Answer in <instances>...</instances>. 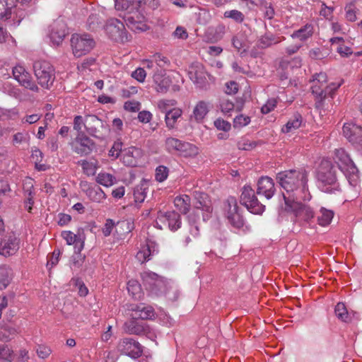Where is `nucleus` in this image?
Segmentation results:
<instances>
[{"mask_svg": "<svg viewBox=\"0 0 362 362\" xmlns=\"http://www.w3.org/2000/svg\"><path fill=\"white\" fill-rule=\"evenodd\" d=\"M276 179L287 193H294L291 197H294L295 199H310L311 196L308 192V173L305 170L280 172L277 174Z\"/></svg>", "mask_w": 362, "mask_h": 362, "instance_id": "1", "label": "nucleus"}, {"mask_svg": "<svg viewBox=\"0 0 362 362\" xmlns=\"http://www.w3.org/2000/svg\"><path fill=\"white\" fill-rule=\"evenodd\" d=\"M144 0H115L117 11H125L124 19L131 29L143 30L145 26V11L142 8Z\"/></svg>", "mask_w": 362, "mask_h": 362, "instance_id": "2", "label": "nucleus"}, {"mask_svg": "<svg viewBox=\"0 0 362 362\" xmlns=\"http://www.w3.org/2000/svg\"><path fill=\"white\" fill-rule=\"evenodd\" d=\"M338 168H342L341 165H336L329 160L323 159L320 162L317 169L316 178L321 191L329 194L340 191L337 177Z\"/></svg>", "mask_w": 362, "mask_h": 362, "instance_id": "3", "label": "nucleus"}, {"mask_svg": "<svg viewBox=\"0 0 362 362\" xmlns=\"http://www.w3.org/2000/svg\"><path fill=\"white\" fill-rule=\"evenodd\" d=\"M327 76L324 72L316 74L313 76V85L311 86L312 93L315 95V106L317 109H323L325 106L326 100L332 98L334 91L341 86V83H330L326 85Z\"/></svg>", "mask_w": 362, "mask_h": 362, "instance_id": "4", "label": "nucleus"}, {"mask_svg": "<svg viewBox=\"0 0 362 362\" xmlns=\"http://www.w3.org/2000/svg\"><path fill=\"white\" fill-rule=\"evenodd\" d=\"M94 28L104 29L107 37L116 42L124 43L129 40V37L124 23L119 19L112 18L108 19L104 24V21L99 17H94L92 21Z\"/></svg>", "mask_w": 362, "mask_h": 362, "instance_id": "5", "label": "nucleus"}, {"mask_svg": "<svg viewBox=\"0 0 362 362\" xmlns=\"http://www.w3.org/2000/svg\"><path fill=\"white\" fill-rule=\"evenodd\" d=\"M88 115H78L74 117V129L77 132L75 151L81 154H88L90 151V132L86 125Z\"/></svg>", "mask_w": 362, "mask_h": 362, "instance_id": "6", "label": "nucleus"}, {"mask_svg": "<svg viewBox=\"0 0 362 362\" xmlns=\"http://www.w3.org/2000/svg\"><path fill=\"white\" fill-rule=\"evenodd\" d=\"M285 202V210L292 213L295 216V222L300 225L308 223L314 218L313 209L308 205L298 202L291 196L286 197L283 194Z\"/></svg>", "mask_w": 362, "mask_h": 362, "instance_id": "7", "label": "nucleus"}, {"mask_svg": "<svg viewBox=\"0 0 362 362\" xmlns=\"http://www.w3.org/2000/svg\"><path fill=\"white\" fill-rule=\"evenodd\" d=\"M33 69L38 83L43 88H49L55 79L53 66L47 61L39 60L34 62Z\"/></svg>", "mask_w": 362, "mask_h": 362, "instance_id": "8", "label": "nucleus"}, {"mask_svg": "<svg viewBox=\"0 0 362 362\" xmlns=\"http://www.w3.org/2000/svg\"><path fill=\"white\" fill-rule=\"evenodd\" d=\"M165 146L169 153L177 152L185 157L194 156L198 153L197 148L194 145L173 137L166 139Z\"/></svg>", "mask_w": 362, "mask_h": 362, "instance_id": "9", "label": "nucleus"}, {"mask_svg": "<svg viewBox=\"0 0 362 362\" xmlns=\"http://www.w3.org/2000/svg\"><path fill=\"white\" fill-rule=\"evenodd\" d=\"M240 202L252 214H261L264 211V205L258 201L250 186L243 187Z\"/></svg>", "mask_w": 362, "mask_h": 362, "instance_id": "10", "label": "nucleus"}, {"mask_svg": "<svg viewBox=\"0 0 362 362\" xmlns=\"http://www.w3.org/2000/svg\"><path fill=\"white\" fill-rule=\"evenodd\" d=\"M118 351L131 358H137L143 353V346L132 338H123L117 344Z\"/></svg>", "mask_w": 362, "mask_h": 362, "instance_id": "11", "label": "nucleus"}, {"mask_svg": "<svg viewBox=\"0 0 362 362\" xmlns=\"http://www.w3.org/2000/svg\"><path fill=\"white\" fill-rule=\"evenodd\" d=\"M71 45L73 50V54L76 57H81L89 52L90 49V39L87 34L72 35L71 39Z\"/></svg>", "mask_w": 362, "mask_h": 362, "instance_id": "12", "label": "nucleus"}, {"mask_svg": "<svg viewBox=\"0 0 362 362\" xmlns=\"http://www.w3.org/2000/svg\"><path fill=\"white\" fill-rule=\"evenodd\" d=\"M194 194V206L197 210L202 211V218L204 221L209 220L211 216L213 208L209 196L202 192L195 191Z\"/></svg>", "mask_w": 362, "mask_h": 362, "instance_id": "13", "label": "nucleus"}, {"mask_svg": "<svg viewBox=\"0 0 362 362\" xmlns=\"http://www.w3.org/2000/svg\"><path fill=\"white\" fill-rule=\"evenodd\" d=\"M344 136L356 146L362 147V127L353 123H346L343 126Z\"/></svg>", "mask_w": 362, "mask_h": 362, "instance_id": "14", "label": "nucleus"}, {"mask_svg": "<svg viewBox=\"0 0 362 362\" xmlns=\"http://www.w3.org/2000/svg\"><path fill=\"white\" fill-rule=\"evenodd\" d=\"M188 75L191 81L199 88H204L207 83V73L204 66L199 63L194 64L189 67Z\"/></svg>", "mask_w": 362, "mask_h": 362, "instance_id": "15", "label": "nucleus"}, {"mask_svg": "<svg viewBox=\"0 0 362 362\" xmlns=\"http://www.w3.org/2000/svg\"><path fill=\"white\" fill-rule=\"evenodd\" d=\"M66 34V25L63 21L57 20L50 25L49 37L54 45L62 43Z\"/></svg>", "mask_w": 362, "mask_h": 362, "instance_id": "16", "label": "nucleus"}, {"mask_svg": "<svg viewBox=\"0 0 362 362\" xmlns=\"http://www.w3.org/2000/svg\"><path fill=\"white\" fill-rule=\"evenodd\" d=\"M19 242L15 234H10L0 243V255L6 257L16 254L19 249Z\"/></svg>", "mask_w": 362, "mask_h": 362, "instance_id": "17", "label": "nucleus"}, {"mask_svg": "<svg viewBox=\"0 0 362 362\" xmlns=\"http://www.w3.org/2000/svg\"><path fill=\"white\" fill-rule=\"evenodd\" d=\"M135 316L130 320L126 322L124 325V331L129 334H145L149 330L148 326L146 322L138 320Z\"/></svg>", "mask_w": 362, "mask_h": 362, "instance_id": "18", "label": "nucleus"}, {"mask_svg": "<svg viewBox=\"0 0 362 362\" xmlns=\"http://www.w3.org/2000/svg\"><path fill=\"white\" fill-rule=\"evenodd\" d=\"M141 149L131 146L123 150L122 154V161L127 166H136L138 160L142 156Z\"/></svg>", "mask_w": 362, "mask_h": 362, "instance_id": "19", "label": "nucleus"}, {"mask_svg": "<svg viewBox=\"0 0 362 362\" xmlns=\"http://www.w3.org/2000/svg\"><path fill=\"white\" fill-rule=\"evenodd\" d=\"M158 218L161 222H167L169 229L172 231L177 230L181 226L180 215L174 211L167 212L160 211Z\"/></svg>", "mask_w": 362, "mask_h": 362, "instance_id": "20", "label": "nucleus"}, {"mask_svg": "<svg viewBox=\"0 0 362 362\" xmlns=\"http://www.w3.org/2000/svg\"><path fill=\"white\" fill-rule=\"evenodd\" d=\"M275 192L274 182L269 177H262L257 182V193L264 195L267 199L273 197Z\"/></svg>", "mask_w": 362, "mask_h": 362, "instance_id": "21", "label": "nucleus"}, {"mask_svg": "<svg viewBox=\"0 0 362 362\" xmlns=\"http://www.w3.org/2000/svg\"><path fill=\"white\" fill-rule=\"evenodd\" d=\"M334 156L335 163H337L335 165H338V164H340L342 167V168H341V170L344 168H347V170H351V173H354V170H356L354 162L344 148L336 149Z\"/></svg>", "mask_w": 362, "mask_h": 362, "instance_id": "22", "label": "nucleus"}, {"mask_svg": "<svg viewBox=\"0 0 362 362\" xmlns=\"http://www.w3.org/2000/svg\"><path fill=\"white\" fill-rule=\"evenodd\" d=\"M156 252L154 243L151 241H147L146 244L141 246L140 250L136 255V258L141 262L144 263L151 259Z\"/></svg>", "mask_w": 362, "mask_h": 362, "instance_id": "23", "label": "nucleus"}, {"mask_svg": "<svg viewBox=\"0 0 362 362\" xmlns=\"http://www.w3.org/2000/svg\"><path fill=\"white\" fill-rule=\"evenodd\" d=\"M153 81L156 86V91L162 93H166L172 83L170 76L161 74H155L153 76Z\"/></svg>", "mask_w": 362, "mask_h": 362, "instance_id": "24", "label": "nucleus"}, {"mask_svg": "<svg viewBox=\"0 0 362 362\" xmlns=\"http://www.w3.org/2000/svg\"><path fill=\"white\" fill-rule=\"evenodd\" d=\"M284 40V37H276L271 33H267L258 40L257 46L259 48L265 49Z\"/></svg>", "mask_w": 362, "mask_h": 362, "instance_id": "25", "label": "nucleus"}, {"mask_svg": "<svg viewBox=\"0 0 362 362\" xmlns=\"http://www.w3.org/2000/svg\"><path fill=\"white\" fill-rule=\"evenodd\" d=\"M182 110L180 108H172L168 112H165V122L166 127L169 129L176 128V123L179 118L182 117Z\"/></svg>", "mask_w": 362, "mask_h": 362, "instance_id": "26", "label": "nucleus"}, {"mask_svg": "<svg viewBox=\"0 0 362 362\" xmlns=\"http://www.w3.org/2000/svg\"><path fill=\"white\" fill-rule=\"evenodd\" d=\"M132 310L135 312V317L141 320H150L155 316L154 309L151 306H144L142 304L136 305Z\"/></svg>", "mask_w": 362, "mask_h": 362, "instance_id": "27", "label": "nucleus"}, {"mask_svg": "<svg viewBox=\"0 0 362 362\" xmlns=\"http://www.w3.org/2000/svg\"><path fill=\"white\" fill-rule=\"evenodd\" d=\"M209 112V103L201 100L195 105L191 118H194L197 122H201Z\"/></svg>", "mask_w": 362, "mask_h": 362, "instance_id": "28", "label": "nucleus"}, {"mask_svg": "<svg viewBox=\"0 0 362 362\" xmlns=\"http://www.w3.org/2000/svg\"><path fill=\"white\" fill-rule=\"evenodd\" d=\"M314 33V27L310 23H307L300 29L294 31L291 37L293 39L297 38L300 41H305L311 37Z\"/></svg>", "mask_w": 362, "mask_h": 362, "instance_id": "29", "label": "nucleus"}, {"mask_svg": "<svg viewBox=\"0 0 362 362\" xmlns=\"http://www.w3.org/2000/svg\"><path fill=\"white\" fill-rule=\"evenodd\" d=\"M174 204L177 209L183 214H187L190 210V197L187 194L176 197L174 199Z\"/></svg>", "mask_w": 362, "mask_h": 362, "instance_id": "30", "label": "nucleus"}, {"mask_svg": "<svg viewBox=\"0 0 362 362\" xmlns=\"http://www.w3.org/2000/svg\"><path fill=\"white\" fill-rule=\"evenodd\" d=\"M329 42L332 45H337V52L343 57H347L353 53L351 47L344 45V40L342 37H332Z\"/></svg>", "mask_w": 362, "mask_h": 362, "instance_id": "31", "label": "nucleus"}, {"mask_svg": "<svg viewBox=\"0 0 362 362\" xmlns=\"http://www.w3.org/2000/svg\"><path fill=\"white\" fill-rule=\"evenodd\" d=\"M148 188V183L142 180L134 189V201L136 203H142L146 197V190Z\"/></svg>", "mask_w": 362, "mask_h": 362, "instance_id": "32", "label": "nucleus"}, {"mask_svg": "<svg viewBox=\"0 0 362 362\" xmlns=\"http://www.w3.org/2000/svg\"><path fill=\"white\" fill-rule=\"evenodd\" d=\"M141 276L144 287L148 291L153 288L152 286L160 277L157 274L152 272H144L141 274Z\"/></svg>", "mask_w": 362, "mask_h": 362, "instance_id": "33", "label": "nucleus"}, {"mask_svg": "<svg viewBox=\"0 0 362 362\" xmlns=\"http://www.w3.org/2000/svg\"><path fill=\"white\" fill-rule=\"evenodd\" d=\"M14 6L13 0H0V20L8 19Z\"/></svg>", "mask_w": 362, "mask_h": 362, "instance_id": "34", "label": "nucleus"}, {"mask_svg": "<svg viewBox=\"0 0 362 362\" xmlns=\"http://www.w3.org/2000/svg\"><path fill=\"white\" fill-rule=\"evenodd\" d=\"M302 123V116L300 114H295L293 118L288 120L282 127L281 131L284 133H288L298 129Z\"/></svg>", "mask_w": 362, "mask_h": 362, "instance_id": "35", "label": "nucleus"}, {"mask_svg": "<svg viewBox=\"0 0 362 362\" xmlns=\"http://www.w3.org/2000/svg\"><path fill=\"white\" fill-rule=\"evenodd\" d=\"M95 180L98 184L102 185L105 187H110L116 182L115 176L105 172L99 173L96 176Z\"/></svg>", "mask_w": 362, "mask_h": 362, "instance_id": "36", "label": "nucleus"}, {"mask_svg": "<svg viewBox=\"0 0 362 362\" xmlns=\"http://www.w3.org/2000/svg\"><path fill=\"white\" fill-rule=\"evenodd\" d=\"M224 209L227 218L233 214L239 213L236 199L233 197H228L225 202Z\"/></svg>", "mask_w": 362, "mask_h": 362, "instance_id": "37", "label": "nucleus"}, {"mask_svg": "<svg viewBox=\"0 0 362 362\" xmlns=\"http://www.w3.org/2000/svg\"><path fill=\"white\" fill-rule=\"evenodd\" d=\"M334 217V212L331 210L322 208L317 216L318 223L322 226L329 225Z\"/></svg>", "mask_w": 362, "mask_h": 362, "instance_id": "38", "label": "nucleus"}, {"mask_svg": "<svg viewBox=\"0 0 362 362\" xmlns=\"http://www.w3.org/2000/svg\"><path fill=\"white\" fill-rule=\"evenodd\" d=\"M11 269L6 266H0V290L6 288L11 279Z\"/></svg>", "mask_w": 362, "mask_h": 362, "instance_id": "39", "label": "nucleus"}, {"mask_svg": "<svg viewBox=\"0 0 362 362\" xmlns=\"http://www.w3.org/2000/svg\"><path fill=\"white\" fill-rule=\"evenodd\" d=\"M127 291L134 299H140L142 296L141 285L136 281H129L127 283Z\"/></svg>", "mask_w": 362, "mask_h": 362, "instance_id": "40", "label": "nucleus"}, {"mask_svg": "<svg viewBox=\"0 0 362 362\" xmlns=\"http://www.w3.org/2000/svg\"><path fill=\"white\" fill-rule=\"evenodd\" d=\"M32 180L29 179L28 182H26L25 185L28 186L27 188L24 187L25 192L26 194V200L25 201V209L30 212L32 210V206L34 204L33 201V192L32 189L33 187Z\"/></svg>", "mask_w": 362, "mask_h": 362, "instance_id": "41", "label": "nucleus"}, {"mask_svg": "<svg viewBox=\"0 0 362 362\" xmlns=\"http://www.w3.org/2000/svg\"><path fill=\"white\" fill-rule=\"evenodd\" d=\"M13 351L7 344H0V362H11Z\"/></svg>", "mask_w": 362, "mask_h": 362, "instance_id": "42", "label": "nucleus"}, {"mask_svg": "<svg viewBox=\"0 0 362 362\" xmlns=\"http://www.w3.org/2000/svg\"><path fill=\"white\" fill-rule=\"evenodd\" d=\"M152 287L149 292L155 296H160L166 293V281L162 276L157 280Z\"/></svg>", "mask_w": 362, "mask_h": 362, "instance_id": "43", "label": "nucleus"}, {"mask_svg": "<svg viewBox=\"0 0 362 362\" xmlns=\"http://www.w3.org/2000/svg\"><path fill=\"white\" fill-rule=\"evenodd\" d=\"M336 316L343 322H347L350 317L345 305L343 303H338L334 308Z\"/></svg>", "mask_w": 362, "mask_h": 362, "instance_id": "44", "label": "nucleus"}, {"mask_svg": "<svg viewBox=\"0 0 362 362\" xmlns=\"http://www.w3.org/2000/svg\"><path fill=\"white\" fill-rule=\"evenodd\" d=\"M261 9L264 11V18L272 20L274 18L275 15V11L271 3L267 2L265 0L261 1L260 2Z\"/></svg>", "mask_w": 362, "mask_h": 362, "instance_id": "45", "label": "nucleus"}, {"mask_svg": "<svg viewBox=\"0 0 362 362\" xmlns=\"http://www.w3.org/2000/svg\"><path fill=\"white\" fill-rule=\"evenodd\" d=\"M122 146L123 143L120 140L115 141L109 151L108 156L113 159L117 158L123 153Z\"/></svg>", "mask_w": 362, "mask_h": 362, "instance_id": "46", "label": "nucleus"}, {"mask_svg": "<svg viewBox=\"0 0 362 362\" xmlns=\"http://www.w3.org/2000/svg\"><path fill=\"white\" fill-rule=\"evenodd\" d=\"M35 351L37 356L42 359H47L52 354V349L45 344H37L35 346Z\"/></svg>", "mask_w": 362, "mask_h": 362, "instance_id": "47", "label": "nucleus"}, {"mask_svg": "<svg viewBox=\"0 0 362 362\" xmlns=\"http://www.w3.org/2000/svg\"><path fill=\"white\" fill-rule=\"evenodd\" d=\"M224 17L231 18L239 23H242L245 18L243 13L238 10L226 11L224 13Z\"/></svg>", "mask_w": 362, "mask_h": 362, "instance_id": "48", "label": "nucleus"}, {"mask_svg": "<svg viewBox=\"0 0 362 362\" xmlns=\"http://www.w3.org/2000/svg\"><path fill=\"white\" fill-rule=\"evenodd\" d=\"M177 102L175 100L171 99V100H160L158 103V107L159 110L163 112H167L170 109H169L171 107H173L176 105Z\"/></svg>", "mask_w": 362, "mask_h": 362, "instance_id": "49", "label": "nucleus"}, {"mask_svg": "<svg viewBox=\"0 0 362 362\" xmlns=\"http://www.w3.org/2000/svg\"><path fill=\"white\" fill-rule=\"evenodd\" d=\"M228 222L236 228H240L244 225V220L243 216L240 215V213H238L236 214H233V216L228 217Z\"/></svg>", "mask_w": 362, "mask_h": 362, "instance_id": "50", "label": "nucleus"}, {"mask_svg": "<svg viewBox=\"0 0 362 362\" xmlns=\"http://www.w3.org/2000/svg\"><path fill=\"white\" fill-rule=\"evenodd\" d=\"M168 169L163 165L158 166L156 170V180L160 182L165 180L168 176Z\"/></svg>", "mask_w": 362, "mask_h": 362, "instance_id": "51", "label": "nucleus"}, {"mask_svg": "<svg viewBox=\"0 0 362 362\" xmlns=\"http://www.w3.org/2000/svg\"><path fill=\"white\" fill-rule=\"evenodd\" d=\"M93 192H94V195H92V201L93 202H101L106 198L105 193L98 185L92 187Z\"/></svg>", "mask_w": 362, "mask_h": 362, "instance_id": "52", "label": "nucleus"}, {"mask_svg": "<svg viewBox=\"0 0 362 362\" xmlns=\"http://www.w3.org/2000/svg\"><path fill=\"white\" fill-rule=\"evenodd\" d=\"M250 122V117L240 115L236 116L233 120L234 127H243L246 126Z\"/></svg>", "mask_w": 362, "mask_h": 362, "instance_id": "53", "label": "nucleus"}, {"mask_svg": "<svg viewBox=\"0 0 362 362\" xmlns=\"http://www.w3.org/2000/svg\"><path fill=\"white\" fill-rule=\"evenodd\" d=\"M220 107L222 112L228 114L233 110L234 103L228 99H222L220 103Z\"/></svg>", "mask_w": 362, "mask_h": 362, "instance_id": "54", "label": "nucleus"}, {"mask_svg": "<svg viewBox=\"0 0 362 362\" xmlns=\"http://www.w3.org/2000/svg\"><path fill=\"white\" fill-rule=\"evenodd\" d=\"M60 255L61 251L59 249H55L54 250L47 264V267H49V269L57 264Z\"/></svg>", "mask_w": 362, "mask_h": 362, "instance_id": "55", "label": "nucleus"}, {"mask_svg": "<svg viewBox=\"0 0 362 362\" xmlns=\"http://www.w3.org/2000/svg\"><path fill=\"white\" fill-rule=\"evenodd\" d=\"M231 41L233 47L238 52L243 47L244 40L242 35H234Z\"/></svg>", "mask_w": 362, "mask_h": 362, "instance_id": "56", "label": "nucleus"}, {"mask_svg": "<svg viewBox=\"0 0 362 362\" xmlns=\"http://www.w3.org/2000/svg\"><path fill=\"white\" fill-rule=\"evenodd\" d=\"M276 105V100L274 98L269 99L267 102L262 107L261 112L262 114H268L274 109Z\"/></svg>", "mask_w": 362, "mask_h": 362, "instance_id": "57", "label": "nucleus"}, {"mask_svg": "<svg viewBox=\"0 0 362 362\" xmlns=\"http://www.w3.org/2000/svg\"><path fill=\"white\" fill-rule=\"evenodd\" d=\"M214 126L218 130H223L224 132H228L230 129V124L222 119H217L214 121Z\"/></svg>", "mask_w": 362, "mask_h": 362, "instance_id": "58", "label": "nucleus"}, {"mask_svg": "<svg viewBox=\"0 0 362 362\" xmlns=\"http://www.w3.org/2000/svg\"><path fill=\"white\" fill-rule=\"evenodd\" d=\"M132 76L139 82H144L146 76V72L143 68L139 67L132 73Z\"/></svg>", "mask_w": 362, "mask_h": 362, "instance_id": "59", "label": "nucleus"}, {"mask_svg": "<svg viewBox=\"0 0 362 362\" xmlns=\"http://www.w3.org/2000/svg\"><path fill=\"white\" fill-rule=\"evenodd\" d=\"M62 236L66 240L68 245H74L78 239L77 236L71 231H64L62 233Z\"/></svg>", "mask_w": 362, "mask_h": 362, "instance_id": "60", "label": "nucleus"}, {"mask_svg": "<svg viewBox=\"0 0 362 362\" xmlns=\"http://www.w3.org/2000/svg\"><path fill=\"white\" fill-rule=\"evenodd\" d=\"M112 326L108 325L106 328L105 327V325H103V329L99 331V334H100V339L103 341H107L111 336H112Z\"/></svg>", "mask_w": 362, "mask_h": 362, "instance_id": "61", "label": "nucleus"}, {"mask_svg": "<svg viewBox=\"0 0 362 362\" xmlns=\"http://www.w3.org/2000/svg\"><path fill=\"white\" fill-rule=\"evenodd\" d=\"M159 6L158 0H144L142 3V8H144L145 15L147 13V8L152 10L156 9Z\"/></svg>", "mask_w": 362, "mask_h": 362, "instance_id": "62", "label": "nucleus"}, {"mask_svg": "<svg viewBox=\"0 0 362 362\" xmlns=\"http://www.w3.org/2000/svg\"><path fill=\"white\" fill-rule=\"evenodd\" d=\"M238 90V84L235 81H229L226 84V93L228 95L235 94Z\"/></svg>", "mask_w": 362, "mask_h": 362, "instance_id": "63", "label": "nucleus"}, {"mask_svg": "<svg viewBox=\"0 0 362 362\" xmlns=\"http://www.w3.org/2000/svg\"><path fill=\"white\" fill-rule=\"evenodd\" d=\"M152 119V114L149 111L143 110L139 112L138 119L142 123H148Z\"/></svg>", "mask_w": 362, "mask_h": 362, "instance_id": "64", "label": "nucleus"}]
</instances>
